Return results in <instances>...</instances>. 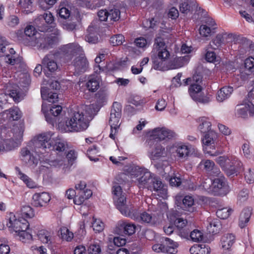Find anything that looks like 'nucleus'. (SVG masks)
<instances>
[{
	"instance_id": "f257e3e1",
	"label": "nucleus",
	"mask_w": 254,
	"mask_h": 254,
	"mask_svg": "<svg viewBox=\"0 0 254 254\" xmlns=\"http://www.w3.org/2000/svg\"><path fill=\"white\" fill-rule=\"evenodd\" d=\"M66 142L59 136H56L52 131H48L35 135L29 144L21 149L19 155L20 160L27 164L31 169H35L39 163V158L34 156L31 151L38 155L44 156L46 154L52 151V156L56 155V151L59 152L57 157H50L47 159L48 163L51 166L60 167L64 164L65 153L64 152L66 147Z\"/></svg>"
},
{
	"instance_id": "f03ea898",
	"label": "nucleus",
	"mask_w": 254,
	"mask_h": 254,
	"mask_svg": "<svg viewBox=\"0 0 254 254\" xmlns=\"http://www.w3.org/2000/svg\"><path fill=\"white\" fill-rule=\"evenodd\" d=\"M99 109L96 105H82L70 110L69 117L58 124L59 130L63 132H79L85 130L89 122Z\"/></svg>"
},
{
	"instance_id": "7ed1b4c3",
	"label": "nucleus",
	"mask_w": 254,
	"mask_h": 254,
	"mask_svg": "<svg viewBox=\"0 0 254 254\" xmlns=\"http://www.w3.org/2000/svg\"><path fill=\"white\" fill-rule=\"evenodd\" d=\"M112 193L114 203L122 214L152 225H156L162 220L163 213L160 210L150 214L146 212L140 213L137 210L132 209L131 206L126 204V197L122 193L121 187L118 184L113 186Z\"/></svg>"
},
{
	"instance_id": "20e7f679",
	"label": "nucleus",
	"mask_w": 254,
	"mask_h": 254,
	"mask_svg": "<svg viewBox=\"0 0 254 254\" xmlns=\"http://www.w3.org/2000/svg\"><path fill=\"white\" fill-rule=\"evenodd\" d=\"M64 62L69 63L73 59L72 64L77 72L85 71L88 63L83 53L82 48L77 43H69L61 48Z\"/></svg>"
},
{
	"instance_id": "39448f33",
	"label": "nucleus",
	"mask_w": 254,
	"mask_h": 254,
	"mask_svg": "<svg viewBox=\"0 0 254 254\" xmlns=\"http://www.w3.org/2000/svg\"><path fill=\"white\" fill-rule=\"evenodd\" d=\"M41 94L44 101L42 106V111L45 115L47 122L53 125L55 117L61 114L62 108L61 106L56 105L50 107L49 110L47 102L55 103L58 101V95L56 92H53L49 88L44 86L41 87Z\"/></svg>"
},
{
	"instance_id": "423d86ee",
	"label": "nucleus",
	"mask_w": 254,
	"mask_h": 254,
	"mask_svg": "<svg viewBox=\"0 0 254 254\" xmlns=\"http://www.w3.org/2000/svg\"><path fill=\"white\" fill-rule=\"evenodd\" d=\"M184 85L186 86L190 84L189 93L190 97L195 101L206 103L211 100L210 95L205 96L202 92L201 77L198 75H193L191 78H188L184 80Z\"/></svg>"
},
{
	"instance_id": "0eeeda50",
	"label": "nucleus",
	"mask_w": 254,
	"mask_h": 254,
	"mask_svg": "<svg viewBox=\"0 0 254 254\" xmlns=\"http://www.w3.org/2000/svg\"><path fill=\"white\" fill-rule=\"evenodd\" d=\"M54 20V18L52 13L47 12L35 19V23L40 31L48 34L50 39L54 36H57L58 42L60 39V31L53 23Z\"/></svg>"
},
{
	"instance_id": "6e6552de",
	"label": "nucleus",
	"mask_w": 254,
	"mask_h": 254,
	"mask_svg": "<svg viewBox=\"0 0 254 254\" xmlns=\"http://www.w3.org/2000/svg\"><path fill=\"white\" fill-rule=\"evenodd\" d=\"M25 34L29 37H33V39H35V42L40 49H48L58 42L57 36H54L50 39L48 34H40L36 31L35 28L31 25H28L26 27Z\"/></svg>"
},
{
	"instance_id": "1a4fd4ad",
	"label": "nucleus",
	"mask_w": 254,
	"mask_h": 254,
	"mask_svg": "<svg viewBox=\"0 0 254 254\" xmlns=\"http://www.w3.org/2000/svg\"><path fill=\"white\" fill-rule=\"evenodd\" d=\"M216 161L228 176L237 175L242 166L241 162L236 157L221 156L216 158Z\"/></svg>"
},
{
	"instance_id": "9d476101",
	"label": "nucleus",
	"mask_w": 254,
	"mask_h": 254,
	"mask_svg": "<svg viewBox=\"0 0 254 254\" xmlns=\"http://www.w3.org/2000/svg\"><path fill=\"white\" fill-rule=\"evenodd\" d=\"M154 49L157 53L158 58L154 60L153 67L156 70H163L164 62L169 57L170 53L161 38L158 37L155 39Z\"/></svg>"
},
{
	"instance_id": "9b49d317",
	"label": "nucleus",
	"mask_w": 254,
	"mask_h": 254,
	"mask_svg": "<svg viewBox=\"0 0 254 254\" xmlns=\"http://www.w3.org/2000/svg\"><path fill=\"white\" fill-rule=\"evenodd\" d=\"M121 112L122 107L121 105L117 102H114L111 111L109 122L111 127L110 137L113 139H115L116 134L118 132V129L121 125Z\"/></svg>"
},
{
	"instance_id": "f8f14e48",
	"label": "nucleus",
	"mask_w": 254,
	"mask_h": 254,
	"mask_svg": "<svg viewBox=\"0 0 254 254\" xmlns=\"http://www.w3.org/2000/svg\"><path fill=\"white\" fill-rule=\"evenodd\" d=\"M174 145H168L166 148L159 143H156L150 147L148 156L151 159H158L169 157L174 153Z\"/></svg>"
},
{
	"instance_id": "ddd939ff",
	"label": "nucleus",
	"mask_w": 254,
	"mask_h": 254,
	"mask_svg": "<svg viewBox=\"0 0 254 254\" xmlns=\"http://www.w3.org/2000/svg\"><path fill=\"white\" fill-rule=\"evenodd\" d=\"M147 136L151 139L164 140L166 138L171 139L176 136V133L165 127H157L148 131Z\"/></svg>"
},
{
	"instance_id": "4468645a",
	"label": "nucleus",
	"mask_w": 254,
	"mask_h": 254,
	"mask_svg": "<svg viewBox=\"0 0 254 254\" xmlns=\"http://www.w3.org/2000/svg\"><path fill=\"white\" fill-rule=\"evenodd\" d=\"M6 226L11 232H15L16 234L22 230H27L29 224L25 218H16L15 216H12L9 218Z\"/></svg>"
},
{
	"instance_id": "2eb2a0df",
	"label": "nucleus",
	"mask_w": 254,
	"mask_h": 254,
	"mask_svg": "<svg viewBox=\"0 0 254 254\" xmlns=\"http://www.w3.org/2000/svg\"><path fill=\"white\" fill-rule=\"evenodd\" d=\"M96 74L90 75L87 80L86 87L88 90L92 92L96 91L100 87L101 77L98 75L101 72L107 73L106 68H101L100 65H97L94 68Z\"/></svg>"
},
{
	"instance_id": "dca6fc26",
	"label": "nucleus",
	"mask_w": 254,
	"mask_h": 254,
	"mask_svg": "<svg viewBox=\"0 0 254 254\" xmlns=\"http://www.w3.org/2000/svg\"><path fill=\"white\" fill-rule=\"evenodd\" d=\"M2 129H6L9 133L7 134L6 139L12 141L14 143V147L17 146V141H21L24 131V125L23 123H19L13 126L12 129L7 128L6 127L2 128Z\"/></svg>"
},
{
	"instance_id": "f3484780",
	"label": "nucleus",
	"mask_w": 254,
	"mask_h": 254,
	"mask_svg": "<svg viewBox=\"0 0 254 254\" xmlns=\"http://www.w3.org/2000/svg\"><path fill=\"white\" fill-rule=\"evenodd\" d=\"M218 178L212 180V191L215 194L220 195H226L230 190L225 178L221 173L216 176Z\"/></svg>"
},
{
	"instance_id": "a211bd4d",
	"label": "nucleus",
	"mask_w": 254,
	"mask_h": 254,
	"mask_svg": "<svg viewBox=\"0 0 254 254\" xmlns=\"http://www.w3.org/2000/svg\"><path fill=\"white\" fill-rule=\"evenodd\" d=\"M217 137V133L213 130L208 132L204 133L202 138L201 142L202 144L203 150L205 153L208 154L211 156H215V154L211 153L208 149H215V141Z\"/></svg>"
},
{
	"instance_id": "6ab92c4d",
	"label": "nucleus",
	"mask_w": 254,
	"mask_h": 254,
	"mask_svg": "<svg viewBox=\"0 0 254 254\" xmlns=\"http://www.w3.org/2000/svg\"><path fill=\"white\" fill-rule=\"evenodd\" d=\"M174 146V152H175L177 156L182 159L187 160L195 152L194 147L190 144L180 143Z\"/></svg>"
},
{
	"instance_id": "aec40b11",
	"label": "nucleus",
	"mask_w": 254,
	"mask_h": 254,
	"mask_svg": "<svg viewBox=\"0 0 254 254\" xmlns=\"http://www.w3.org/2000/svg\"><path fill=\"white\" fill-rule=\"evenodd\" d=\"M248 101L238 105L235 108V115L238 118H247L254 115V107Z\"/></svg>"
},
{
	"instance_id": "412c9836",
	"label": "nucleus",
	"mask_w": 254,
	"mask_h": 254,
	"mask_svg": "<svg viewBox=\"0 0 254 254\" xmlns=\"http://www.w3.org/2000/svg\"><path fill=\"white\" fill-rule=\"evenodd\" d=\"M135 229L136 226L133 223L121 220L117 223L114 231L118 234L124 233L126 235H131L135 233Z\"/></svg>"
},
{
	"instance_id": "4be33fe9",
	"label": "nucleus",
	"mask_w": 254,
	"mask_h": 254,
	"mask_svg": "<svg viewBox=\"0 0 254 254\" xmlns=\"http://www.w3.org/2000/svg\"><path fill=\"white\" fill-rule=\"evenodd\" d=\"M51 199V196L49 192L45 191L36 192L32 196V204L37 207L46 206Z\"/></svg>"
},
{
	"instance_id": "5701e85b",
	"label": "nucleus",
	"mask_w": 254,
	"mask_h": 254,
	"mask_svg": "<svg viewBox=\"0 0 254 254\" xmlns=\"http://www.w3.org/2000/svg\"><path fill=\"white\" fill-rule=\"evenodd\" d=\"M150 187L149 188L150 191L157 192L158 195L163 198H165L167 197V187L162 183L159 178L154 176Z\"/></svg>"
},
{
	"instance_id": "b1692460",
	"label": "nucleus",
	"mask_w": 254,
	"mask_h": 254,
	"mask_svg": "<svg viewBox=\"0 0 254 254\" xmlns=\"http://www.w3.org/2000/svg\"><path fill=\"white\" fill-rule=\"evenodd\" d=\"M9 50L10 54H7L4 57V60L6 63L10 64L11 65H19V66H23L24 64L22 63V58L21 57L16 58V56H14L15 53V51L13 48H6V47L3 46L2 45H0V49L2 53H4L6 51V49Z\"/></svg>"
},
{
	"instance_id": "393cba45",
	"label": "nucleus",
	"mask_w": 254,
	"mask_h": 254,
	"mask_svg": "<svg viewBox=\"0 0 254 254\" xmlns=\"http://www.w3.org/2000/svg\"><path fill=\"white\" fill-rule=\"evenodd\" d=\"M9 133L6 129L0 128V151H8L13 149L14 147V142L8 139H6L7 133Z\"/></svg>"
},
{
	"instance_id": "a878e982",
	"label": "nucleus",
	"mask_w": 254,
	"mask_h": 254,
	"mask_svg": "<svg viewBox=\"0 0 254 254\" xmlns=\"http://www.w3.org/2000/svg\"><path fill=\"white\" fill-rule=\"evenodd\" d=\"M199 167L210 176H218L220 174V170L215 166L214 162L210 160H202L199 164Z\"/></svg>"
},
{
	"instance_id": "bb28decb",
	"label": "nucleus",
	"mask_w": 254,
	"mask_h": 254,
	"mask_svg": "<svg viewBox=\"0 0 254 254\" xmlns=\"http://www.w3.org/2000/svg\"><path fill=\"white\" fill-rule=\"evenodd\" d=\"M154 176V175L146 169L136 181L138 187L140 189L146 188L149 190Z\"/></svg>"
},
{
	"instance_id": "cd10ccee",
	"label": "nucleus",
	"mask_w": 254,
	"mask_h": 254,
	"mask_svg": "<svg viewBox=\"0 0 254 254\" xmlns=\"http://www.w3.org/2000/svg\"><path fill=\"white\" fill-rule=\"evenodd\" d=\"M146 169L135 165H130L125 168V173L130 177L133 181L136 182Z\"/></svg>"
},
{
	"instance_id": "c85d7f7f",
	"label": "nucleus",
	"mask_w": 254,
	"mask_h": 254,
	"mask_svg": "<svg viewBox=\"0 0 254 254\" xmlns=\"http://www.w3.org/2000/svg\"><path fill=\"white\" fill-rule=\"evenodd\" d=\"M16 174L18 178L21 180L26 187L29 189H36L38 188V184L32 178L23 173L18 167L15 168Z\"/></svg>"
},
{
	"instance_id": "c756f323",
	"label": "nucleus",
	"mask_w": 254,
	"mask_h": 254,
	"mask_svg": "<svg viewBox=\"0 0 254 254\" xmlns=\"http://www.w3.org/2000/svg\"><path fill=\"white\" fill-rule=\"evenodd\" d=\"M57 56V54H49L43 59V64L51 72L57 71L59 68L56 61Z\"/></svg>"
},
{
	"instance_id": "7c9ffc66",
	"label": "nucleus",
	"mask_w": 254,
	"mask_h": 254,
	"mask_svg": "<svg viewBox=\"0 0 254 254\" xmlns=\"http://www.w3.org/2000/svg\"><path fill=\"white\" fill-rule=\"evenodd\" d=\"M37 237L39 241L45 244H51L53 240V233L52 231L41 229L36 233Z\"/></svg>"
},
{
	"instance_id": "2f4dec72",
	"label": "nucleus",
	"mask_w": 254,
	"mask_h": 254,
	"mask_svg": "<svg viewBox=\"0 0 254 254\" xmlns=\"http://www.w3.org/2000/svg\"><path fill=\"white\" fill-rule=\"evenodd\" d=\"M198 124L197 129L201 133H205L210 131H213L211 129V123L209 119L205 117H202L196 120Z\"/></svg>"
},
{
	"instance_id": "473e14b6",
	"label": "nucleus",
	"mask_w": 254,
	"mask_h": 254,
	"mask_svg": "<svg viewBox=\"0 0 254 254\" xmlns=\"http://www.w3.org/2000/svg\"><path fill=\"white\" fill-rule=\"evenodd\" d=\"M235 237L232 234H227L221 239V247L225 254H230L231 248L234 243Z\"/></svg>"
},
{
	"instance_id": "72a5a7b5",
	"label": "nucleus",
	"mask_w": 254,
	"mask_h": 254,
	"mask_svg": "<svg viewBox=\"0 0 254 254\" xmlns=\"http://www.w3.org/2000/svg\"><path fill=\"white\" fill-rule=\"evenodd\" d=\"M21 113L17 107L11 108L3 112L2 114V117L4 120L9 121L17 120L21 117Z\"/></svg>"
},
{
	"instance_id": "f704fd0d",
	"label": "nucleus",
	"mask_w": 254,
	"mask_h": 254,
	"mask_svg": "<svg viewBox=\"0 0 254 254\" xmlns=\"http://www.w3.org/2000/svg\"><path fill=\"white\" fill-rule=\"evenodd\" d=\"M85 40L86 42L91 44L97 43L99 41L98 34L97 28L93 25H90L85 36Z\"/></svg>"
},
{
	"instance_id": "c9c22d12",
	"label": "nucleus",
	"mask_w": 254,
	"mask_h": 254,
	"mask_svg": "<svg viewBox=\"0 0 254 254\" xmlns=\"http://www.w3.org/2000/svg\"><path fill=\"white\" fill-rule=\"evenodd\" d=\"M233 91V87L230 86H226L221 88L217 92L216 95L217 101L222 102L229 98Z\"/></svg>"
},
{
	"instance_id": "e433bc0d",
	"label": "nucleus",
	"mask_w": 254,
	"mask_h": 254,
	"mask_svg": "<svg viewBox=\"0 0 254 254\" xmlns=\"http://www.w3.org/2000/svg\"><path fill=\"white\" fill-rule=\"evenodd\" d=\"M92 195V191L90 189H86L84 191H79L74 198V203L76 205H81Z\"/></svg>"
},
{
	"instance_id": "4c0bfd02",
	"label": "nucleus",
	"mask_w": 254,
	"mask_h": 254,
	"mask_svg": "<svg viewBox=\"0 0 254 254\" xmlns=\"http://www.w3.org/2000/svg\"><path fill=\"white\" fill-rule=\"evenodd\" d=\"M167 217L170 219L171 222H174L175 226L178 230H181L186 226L187 221L181 218H176V216H174L172 212H169L167 214Z\"/></svg>"
},
{
	"instance_id": "58836bf2",
	"label": "nucleus",
	"mask_w": 254,
	"mask_h": 254,
	"mask_svg": "<svg viewBox=\"0 0 254 254\" xmlns=\"http://www.w3.org/2000/svg\"><path fill=\"white\" fill-rule=\"evenodd\" d=\"M165 253L175 254L178 252V244L173 240L166 238L165 240Z\"/></svg>"
},
{
	"instance_id": "ea45409f",
	"label": "nucleus",
	"mask_w": 254,
	"mask_h": 254,
	"mask_svg": "<svg viewBox=\"0 0 254 254\" xmlns=\"http://www.w3.org/2000/svg\"><path fill=\"white\" fill-rule=\"evenodd\" d=\"M252 214L250 208H247L243 210L241 214L239 220V226L241 228L245 227L250 220Z\"/></svg>"
},
{
	"instance_id": "a19ab883",
	"label": "nucleus",
	"mask_w": 254,
	"mask_h": 254,
	"mask_svg": "<svg viewBox=\"0 0 254 254\" xmlns=\"http://www.w3.org/2000/svg\"><path fill=\"white\" fill-rule=\"evenodd\" d=\"M190 60L189 56L178 57L172 62L171 67L173 69L180 68L187 64Z\"/></svg>"
},
{
	"instance_id": "79ce46f5",
	"label": "nucleus",
	"mask_w": 254,
	"mask_h": 254,
	"mask_svg": "<svg viewBox=\"0 0 254 254\" xmlns=\"http://www.w3.org/2000/svg\"><path fill=\"white\" fill-rule=\"evenodd\" d=\"M247 75H250L254 72V58L249 57L245 61V68L242 71Z\"/></svg>"
},
{
	"instance_id": "37998d69",
	"label": "nucleus",
	"mask_w": 254,
	"mask_h": 254,
	"mask_svg": "<svg viewBox=\"0 0 254 254\" xmlns=\"http://www.w3.org/2000/svg\"><path fill=\"white\" fill-rule=\"evenodd\" d=\"M59 232V236L63 240L70 242L72 240L73 234L67 228L62 227L60 228Z\"/></svg>"
},
{
	"instance_id": "c03bdc74",
	"label": "nucleus",
	"mask_w": 254,
	"mask_h": 254,
	"mask_svg": "<svg viewBox=\"0 0 254 254\" xmlns=\"http://www.w3.org/2000/svg\"><path fill=\"white\" fill-rule=\"evenodd\" d=\"M99 150L96 145L90 147L87 151V155L89 159L92 161L97 162L99 160L98 156Z\"/></svg>"
},
{
	"instance_id": "a18cd8bd",
	"label": "nucleus",
	"mask_w": 254,
	"mask_h": 254,
	"mask_svg": "<svg viewBox=\"0 0 254 254\" xmlns=\"http://www.w3.org/2000/svg\"><path fill=\"white\" fill-rule=\"evenodd\" d=\"M248 75L245 74L243 71H241L240 75L234 77L232 80V84L233 85V87L237 88L241 86L244 81L247 78Z\"/></svg>"
},
{
	"instance_id": "49530a36",
	"label": "nucleus",
	"mask_w": 254,
	"mask_h": 254,
	"mask_svg": "<svg viewBox=\"0 0 254 254\" xmlns=\"http://www.w3.org/2000/svg\"><path fill=\"white\" fill-rule=\"evenodd\" d=\"M194 201L192 196L186 195L183 199V208L189 211H193Z\"/></svg>"
},
{
	"instance_id": "de8ad7c7",
	"label": "nucleus",
	"mask_w": 254,
	"mask_h": 254,
	"mask_svg": "<svg viewBox=\"0 0 254 254\" xmlns=\"http://www.w3.org/2000/svg\"><path fill=\"white\" fill-rule=\"evenodd\" d=\"M198 189L203 190L208 193H213L212 191V180L209 178H206L202 180Z\"/></svg>"
},
{
	"instance_id": "09e8293b",
	"label": "nucleus",
	"mask_w": 254,
	"mask_h": 254,
	"mask_svg": "<svg viewBox=\"0 0 254 254\" xmlns=\"http://www.w3.org/2000/svg\"><path fill=\"white\" fill-rule=\"evenodd\" d=\"M224 43L223 36L219 34L214 38L211 42L210 43L209 46L212 49H219Z\"/></svg>"
},
{
	"instance_id": "8fccbe9b",
	"label": "nucleus",
	"mask_w": 254,
	"mask_h": 254,
	"mask_svg": "<svg viewBox=\"0 0 254 254\" xmlns=\"http://www.w3.org/2000/svg\"><path fill=\"white\" fill-rule=\"evenodd\" d=\"M232 212L233 210L230 207H224L217 210L216 215L218 217L224 219L227 218Z\"/></svg>"
},
{
	"instance_id": "3c124183",
	"label": "nucleus",
	"mask_w": 254,
	"mask_h": 254,
	"mask_svg": "<svg viewBox=\"0 0 254 254\" xmlns=\"http://www.w3.org/2000/svg\"><path fill=\"white\" fill-rule=\"evenodd\" d=\"M190 237L193 242H199L203 239V233L200 230L195 229L190 233Z\"/></svg>"
},
{
	"instance_id": "603ef678",
	"label": "nucleus",
	"mask_w": 254,
	"mask_h": 254,
	"mask_svg": "<svg viewBox=\"0 0 254 254\" xmlns=\"http://www.w3.org/2000/svg\"><path fill=\"white\" fill-rule=\"evenodd\" d=\"M220 221L215 219L209 221V225L207 227V229L210 233H216L220 229Z\"/></svg>"
},
{
	"instance_id": "864d4df0",
	"label": "nucleus",
	"mask_w": 254,
	"mask_h": 254,
	"mask_svg": "<svg viewBox=\"0 0 254 254\" xmlns=\"http://www.w3.org/2000/svg\"><path fill=\"white\" fill-rule=\"evenodd\" d=\"M16 235L19 237V240L24 243L29 242L33 240L32 234L26 230H22Z\"/></svg>"
},
{
	"instance_id": "5fc2aeb1",
	"label": "nucleus",
	"mask_w": 254,
	"mask_h": 254,
	"mask_svg": "<svg viewBox=\"0 0 254 254\" xmlns=\"http://www.w3.org/2000/svg\"><path fill=\"white\" fill-rule=\"evenodd\" d=\"M135 45L140 48H146L151 44V41L144 37H139L134 40Z\"/></svg>"
},
{
	"instance_id": "6e6d98bb",
	"label": "nucleus",
	"mask_w": 254,
	"mask_h": 254,
	"mask_svg": "<svg viewBox=\"0 0 254 254\" xmlns=\"http://www.w3.org/2000/svg\"><path fill=\"white\" fill-rule=\"evenodd\" d=\"M21 217L23 218H30L34 216V213L32 208L29 206L23 207L21 209Z\"/></svg>"
},
{
	"instance_id": "4d7b16f0",
	"label": "nucleus",
	"mask_w": 254,
	"mask_h": 254,
	"mask_svg": "<svg viewBox=\"0 0 254 254\" xmlns=\"http://www.w3.org/2000/svg\"><path fill=\"white\" fill-rule=\"evenodd\" d=\"M124 41V36L122 34H117L111 37L110 40V43L114 46L122 45Z\"/></svg>"
},
{
	"instance_id": "13d9d810",
	"label": "nucleus",
	"mask_w": 254,
	"mask_h": 254,
	"mask_svg": "<svg viewBox=\"0 0 254 254\" xmlns=\"http://www.w3.org/2000/svg\"><path fill=\"white\" fill-rule=\"evenodd\" d=\"M32 3L33 0H20L19 1L20 7L27 14L30 12V8L32 7Z\"/></svg>"
},
{
	"instance_id": "bf43d9fd",
	"label": "nucleus",
	"mask_w": 254,
	"mask_h": 254,
	"mask_svg": "<svg viewBox=\"0 0 254 254\" xmlns=\"http://www.w3.org/2000/svg\"><path fill=\"white\" fill-rule=\"evenodd\" d=\"M109 19L111 21H116L120 18V11L117 8H114L108 11Z\"/></svg>"
},
{
	"instance_id": "052dcab7",
	"label": "nucleus",
	"mask_w": 254,
	"mask_h": 254,
	"mask_svg": "<svg viewBox=\"0 0 254 254\" xmlns=\"http://www.w3.org/2000/svg\"><path fill=\"white\" fill-rule=\"evenodd\" d=\"M93 219V221L92 223V226L94 231L97 232L102 231L104 228V223L100 219H94V217Z\"/></svg>"
},
{
	"instance_id": "680f3d73",
	"label": "nucleus",
	"mask_w": 254,
	"mask_h": 254,
	"mask_svg": "<svg viewBox=\"0 0 254 254\" xmlns=\"http://www.w3.org/2000/svg\"><path fill=\"white\" fill-rule=\"evenodd\" d=\"M59 16L63 19L68 18L70 15V11L66 7L63 6L61 4L58 12Z\"/></svg>"
},
{
	"instance_id": "e2e57ef3",
	"label": "nucleus",
	"mask_w": 254,
	"mask_h": 254,
	"mask_svg": "<svg viewBox=\"0 0 254 254\" xmlns=\"http://www.w3.org/2000/svg\"><path fill=\"white\" fill-rule=\"evenodd\" d=\"M199 34L203 37H210L211 33V29L206 25H202L199 27Z\"/></svg>"
},
{
	"instance_id": "0e129e2a",
	"label": "nucleus",
	"mask_w": 254,
	"mask_h": 254,
	"mask_svg": "<svg viewBox=\"0 0 254 254\" xmlns=\"http://www.w3.org/2000/svg\"><path fill=\"white\" fill-rule=\"evenodd\" d=\"M206 51L205 59L208 62L215 63L218 61V58L213 51H209L208 49H206Z\"/></svg>"
},
{
	"instance_id": "69168bd1",
	"label": "nucleus",
	"mask_w": 254,
	"mask_h": 254,
	"mask_svg": "<svg viewBox=\"0 0 254 254\" xmlns=\"http://www.w3.org/2000/svg\"><path fill=\"white\" fill-rule=\"evenodd\" d=\"M57 0H39V4L43 9H47L54 5Z\"/></svg>"
},
{
	"instance_id": "338daca9",
	"label": "nucleus",
	"mask_w": 254,
	"mask_h": 254,
	"mask_svg": "<svg viewBox=\"0 0 254 254\" xmlns=\"http://www.w3.org/2000/svg\"><path fill=\"white\" fill-rule=\"evenodd\" d=\"M241 150L244 156L249 158L252 155V151L250 149V144L248 142H245L241 146Z\"/></svg>"
},
{
	"instance_id": "774afa93",
	"label": "nucleus",
	"mask_w": 254,
	"mask_h": 254,
	"mask_svg": "<svg viewBox=\"0 0 254 254\" xmlns=\"http://www.w3.org/2000/svg\"><path fill=\"white\" fill-rule=\"evenodd\" d=\"M245 178L246 182L249 184H252L254 183V170L249 169L246 172L245 175Z\"/></svg>"
}]
</instances>
